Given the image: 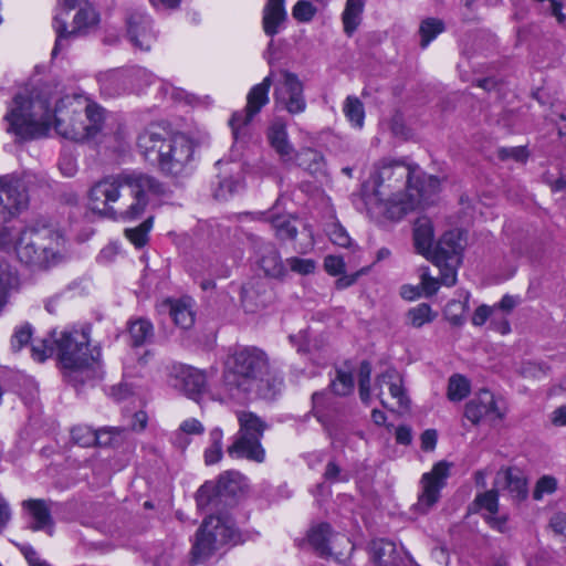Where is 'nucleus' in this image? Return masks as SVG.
I'll list each match as a JSON object with an SVG mask.
<instances>
[{"label": "nucleus", "mask_w": 566, "mask_h": 566, "mask_svg": "<svg viewBox=\"0 0 566 566\" xmlns=\"http://www.w3.org/2000/svg\"><path fill=\"white\" fill-rule=\"evenodd\" d=\"M241 534L228 517L210 515L196 533L192 555L196 560L207 558L219 545L242 543Z\"/></svg>", "instance_id": "9d476101"}, {"label": "nucleus", "mask_w": 566, "mask_h": 566, "mask_svg": "<svg viewBox=\"0 0 566 566\" xmlns=\"http://www.w3.org/2000/svg\"><path fill=\"white\" fill-rule=\"evenodd\" d=\"M287 271L298 275H308L315 272L316 261L313 259H304L300 256H292L285 260Z\"/></svg>", "instance_id": "864d4df0"}, {"label": "nucleus", "mask_w": 566, "mask_h": 566, "mask_svg": "<svg viewBox=\"0 0 566 566\" xmlns=\"http://www.w3.org/2000/svg\"><path fill=\"white\" fill-rule=\"evenodd\" d=\"M345 268L346 264L344 258L339 255L329 254L324 259V269L332 276L344 274Z\"/></svg>", "instance_id": "0e129e2a"}, {"label": "nucleus", "mask_w": 566, "mask_h": 566, "mask_svg": "<svg viewBox=\"0 0 566 566\" xmlns=\"http://www.w3.org/2000/svg\"><path fill=\"white\" fill-rule=\"evenodd\" d=\"M271 85L274 86L273 101L277 109L286 111L291 115L305 112L307 103L300 77L287 70H271L261 83L249 91L245 108L234 112L229 120L235 142L247 136L253 117L269 103Z\"/></svg>", "instance_id": "39448f33"}, {"label": "nucleus", "mask_w": 566, "mask_h": 566, "mask_svg": "<svg viewBox=\"0 0 566 566\" xmlns=\"http://www.w3.org/2000/svg\"><path fill=\"white\" fill-rule=\"evenodd\" d=\"M556 488H557L556 479L551 475H544L537 481L534 492H533V497L536 501H539L545 495L554 493L556 491Z\"/></svg>", "instance_id": "052dcab7"}, {"label": "nucleus", "mask_w": 566, "mask_h": 566, "mask_svg": "<svg viewBox=\"0 0 566 566\" xmlns=\"http://www.w3.org/2000/svg\"><path fill=\"white\" fill-rule=\"evenodd\" d=\"M462 252V239L458 231H447L437 242L431 262L441 264L442 262L460 263Z\"/></svg>", "instance_id": "4be33fe9"}, {"label": "nucleus", "mask_w": 566, "mask_h": 566, "mask_svg": "<svg viewBox=\"0 0 566 566\" xmlns=\"http://www.w3.org/2000/svg\"><path fill=\"white\" fill-rule=\"evenodd\" d=\"M506 409L500 405L495 396L486 389L480 390L465 405L464 417L473 424L486 419L490 422H499L505 417Z\"/></svg>", "instance_id": "2eb2a0df"}, {"label": "nucleus", "mask_w": 566, "mask_h": 566, "mask_svg": "<svg viewBox=\"0 0 566 566\" xmlns=\"http://www.w3.org/2000/svg\"><path fill=\"white\" fill-rule=\"evenodd\" d=\"M33 335V326L25 322L17 326L10 339V347L13 353H19L22 348L29 345Z\"/></svg>", "instance_id": "8fccbe9b"}, {"label": "nucleus", "mask_w": 566, "mask_h": 566, "mask_svg": "<svg viewBox=\"0 0 566 566\" xmlns=\"http://www.w3.org/2000/svg\"><path fill=\"white\" fill-rule=\"evenodd\" d=\"M241 298L250 311L253 308L249 307V303H253L255 307H263L268 302V297L261 295V291L255 289L253 283H248L242 287Z\"/></svg>", "instance_id": "5fc2aeb1"}, {"label": "nucleus", "mask_w": 566, "mask_h": 566, "mask_svg": "<svg viewBox=\"0 0 566 566\" xmlns=\"http://www.w3.org/2000/svg\"><path fill=\"white\" fill-rule=\"evenodd\" d=\"M316 11L317 10L312 2L307 0H298L292 9V14L298 22H310L316 14Z\"/></svg>", "instance_id": "bf43d9fd"}, {"label": "nucleus", "mask_w": 566, "mask_h": 566, "mask_svg": "<svg viewBox=\"0 0 566 566\" xmlns=\"http://www.w3.org/2000/svg\"><path fill=\"white\" fill-rule=\"evenodd\" d=\"M373 195L380 213L390 220H400L419 206L429 205L440 190V180L424 174L416 164L401 159L382 158L370 175Z\"/></svg>", "instance_id": "f257e3e1"}, {"label": "nucleus", "mask_w": 566, "mask_h": 566, "mask_svg": "<svg viewBox=\"0 0 566 566\" xmlns=\"http://www.w3.org/2000/svg\"><path fill=\"white\" fill-rule=\"evenodd\" d=\"M19 548L29 566H50L46 562L39 558L38 553L31 545H20Z\"/></svg>", "instance_id": "774afa93"}, {"label": "nucleus", "mask_w": 566, "mask_h": 566, "mask_svg": "<svg viewBox=\"0 0 566 566\" xmlns=\"http://www.w3.org/2000/svg\"><path fill=\"white\" fill-rule=\"evenodd\" d=\"M123 369H124L123 381H120L116 385L106 386L104 388L105 395L116 402L126 400L128 397L134 395V386L127 381V378L135 377V376H142V371L135 370L134 367H132L128 361L124 363Z\"/></svg>", "instance_id": "f704fd0d"}, {"label": "nucleus", "mask_w": 566, "mask_h": 566, "mask_svg": "<svg viewBox=\"0 0 566 566\" xmlns=\"http://www.w3.org/2000/svg\"><path fill=\"white\" fill-rule=\"evenodd\" d=\"M312 402L315 417L326 430H329L334 417L339 412L338 402L328 391L314 392Z\"/></svg>", "instance_id": "bb28decb"}, {"label": "nucleus", "mask_w": 566, "mask_h": 566, "mask_svg": "<svg viewBox=\"0 0 566 566\" xmlns=\"http://www.w3.org/2000/svg\"><path fill=\"white\" fill-rule=\"evenodd\" d=\"M238 419L240 429L228 448V454L233 459H247L262 463L265 459V451L261 439L265 423L252 412H242Z\"/></svg>", "instance_id": "9b49d317"}, {"label": "nucleus", "mask_w": 566, "mask_h": 566, "mask_svg": "<svg viewBox=\"0 0 566 566\" xmlns=\"http://www.w3.org/2000/svg\"><path fill=\"white\" fill-rule=\"evenodd\" d=\"M234 166L235 167H230L224 170V172L229 171L234 175L221 178L218 188L214 190L216 199L227 200L242 188L243 178L241 175V167L239 164H234Z\"/></svg>", "instance_id": "c9c22d12"}, {"label": "nucleus", "mask_w": 566, "mask_h": 566, "mask_svg": "<svg viewBox=\"0 0 566 566\" xmlns=\"http://www.w3.org/2000/svg\"><path fill=\"white\" fill-rule=\"evenodd\" d=\"M95 444L99 447H116L125 439V430L111 427L95 430Z\"/></svg>", "instance_id": "49530a36"}, {"label": "nucleus", "mask_w": 566, "mask_h": 566, "mask_svg": "<svg viewBox=\"0 0 566 566\" xmlns=\"http://www.w3.org/2000/svg\"><path fill=\"white\" fill-rule=\"evenodd\" d=\"M205 431L203 424L196 418H188L184 420L179 429L174 434V444L180 449H186L190 443L188 436L202 434Z\"/></svg>", "instance_id": "ea45409f"}, {"label": "nucleus", "mask_w": 566, "mask_h": 566, "mask_svg": "<svg viewBox=\"0 0 566 566\" xmlns=\"http://www.w3.org/2000/svg\"><path fill=\"white\" fill-rule=\"evenodd\" d=\"M471 392L470 380L461 375L453 374L448 380L447 397L452 402H460Z\"/></svg>", "instance_id": "a19ab883"}, {"label": "nucleus", "mask_w": 566, "mask_h": 566, "mask_svg": "<svg viewBox=\"0 0 566 566\" xmlns=\"http://www.w3.org/2000/svg\"><path fill=\"white\" fill-rule=\"evenodd\" d=\"M384 387H387L390 396L397 400L400 408H408L409 398L403 387V379L396 368H387L384 373L377 376L374 386L375 396L380 400L384 407H387L382 396Z\"/></svg>", "instance_id": "a211bd4d"}, {"label": "nucleus", "mask_w": 566, "mask_h": 566, "mask_svg": "<svg viewBox=\"0 0 566 566\" xmlns=\"http://www.w3.org/2000/svg\"><path fill=\"white\" fill-rule=\"evenodd\" d=\"M286 20L285 0H266L262 11V29L264 33L273 38L285 28Z\"/></svg>", "instance_id": "5701e85b"}, {"label": "nucleus", "mask_w": 566, "mask_h": 566, "mask_svg": "<svg viewBox=\"0 0 566 566\" xmlns=\"http://www.w3.org/2000/svg\"><path fill=\"white\" fill-rule=\"evenodd\" d=\"M421 282L420 286L426 296H431L437 293L439 286L441 285L439 280L432 277L429 273V269L426 268L422 270L420 275Z\"/></svg>", "instance_id": "69168bd1"}, {"label": "nucleus", "mask_w": 566, "mask_h": 566, "mask_svg": "<svg viewBox=\"0 0 566 566\" xmlns=\"http://www.w3.org/2000/svg\"><path fill=\"white\" fill-rule=\"evenodd\" d=\"M325 232L333 244L340 248H352V239L346 229L337 221L333 220L325 226Z\"/></svg>", "instance_id": "09e8293b"}, {"label": "nucleus", "mask_w": 566, "mask_h": 566, "mask_svg": "<svg viewBox=\"0 0 566 566\" xmlns=\"http://www.w3.org/2000/svg\"><path fill=\"white\" fill-rule=\"evenodd\" d=\"M495 485L506 489L514 501H522L528 494L526 479L517 470H500L496 473Z\"/></svg>", "instance_id": "a878e982"}, {"label": "nucleus", "mask_w": 566, "mask_h": 566, "mask_svg": "<svg viewBox=\"0 0 566 566\" xmlns=\"http://www.w3.org/2000/svg\"><path fill=\"white\" fill-rule=\"evenodd\" d=\"M31 357L40 364L55 357L57 367L67 379L71 376V332L52 329L41 344L32 345Z\"/></svg>", "instance_id": "f8f14e48"}, {"label": "nucleus", "mask_w": 566, "mask_h": 566, "mask_svg": "<svg viewBox=\"0 0 566 566\" xmlns=\"http://www.w3.org/2000/svg\"><path fill=\"white\" fill-rule=\"evenodd\" d=\"M331 387L335 395H349L354 389V377L352 373L338 369L335 378L331 382Z\"/></svg>", "instance_id": "603ef678"}, {"label": "nucleus", "mask_w": 566, "mask_h": 566, "mask_svg": "<svg viewBox=\"0 0 566 566\" xmlns=\"http://www.w3.org/2000/svg\"><path fill=\"white\" fill-rule=\"evenodd\" d=\"M277 207L268 212L266 220L270 221L272 228L275 231V235L281 240H292L297 234V229L293 224L292 219L289 214H280L274 212Z\"/></svg>", "instance_id": "4c0bfd02"}, {"label": "nucleus", "mask_w": 566, "mask_h": 566, "mask_svg": "<svg viewBox=\"0 0 566 566\" xmlns=\"http://www.w3.org/2000/svg\"><path fill=\"white\" fill-rule=\"evenodd\" d=\"M158 93L163 96V98H170L174 102H186L187 104H193L197 101V97L192 94H189L182 88L175 87L168 82L161 81L158 87Z\"/></svg>", "instance_id": "3c124183"}, {"label": "nucleus", "mask_w": 566, "mask_h": 566, "mask_svg": "<svg viewBox=\"0 0 566 566\" xmlns=\"http://www.w3.org/2000/svg\"><path fill=\"white\" fill-rule=\"evenodd\" d=\"M126 38L140 51L148 52L157 40L154 21L145 10H134L126 17Z\"/></svg>", "instance_id": "4468645a"}, {"label": "nucleus", "mask_w": 566, "mask_h": 566, "mask_svg": "<svg viewBox=\"0 0 566 566\" xmlns=\"http://www.w3.org/2000/svg\"><path fill=\"white\" fill-rule=\"evenodd\" d=\"M34 176L24 174L21 178L0 176V249L12 242V233L7 223L27 209L29 196L27 187Z\"/></svg>", "instance_id": "1a4fd4ad"}, {"label": "nucleus", "mask_w": 566, "mask_h": 566, "mask_svg": "<svg viewBox=\"0 0 566 566\" xmlns=\"http://www.w3.org/2000/svg\"><path fill=\"white\" fill-rule=\"evenodd\" d=\"M366 0H347L342 14L344 32L350 36L361 22Z\"/></svg>", "instance_id": "e433bc0d"}, {"label": "nucleus", "mask_w": 566, "mask_h": 566, "mask_svg": "<svg viewBox=\"0 0 566 566\" xmlns=\"http://www.w3.org/2000/svg\"><path fill=\"white\" fill-rule=\"evenodd\" d=\"M343 112L353 127L361 128L364 126L365 109L358 97L348 96L344 102Z\"/></svg>", "instance_id": "c03bdc74"}, {"label": "nucleus", "mask_w": 566, "mask_h": 566, "mask_svg": "<svg viewBox=\"0 0 566 566\" xmlns=\"http://www.w3.org/2000/svg\"><path fill=\"white\" fill-rule=\"evenodd\" d=\"M370 374L371 368L369 363L363 361L359 368V396L365 403H369L370 401Z\"/></svg>", "instance_id": "4d7b16f0"}, {"label": "nucleus", "mask_w": 566, "mask_h": 566, "mask_svg": "<svg viewBox=\"0 0 566 566\" xmlns=\"http://www.w3.org/2000/svg\"><path fill=\"white\" fill-rule=\"evenodd\" d=\"M73 10H76L73 18V36L85 35L97 28L99 17L87 0H73Z\"/></svg>", "instance_id": "b1692460"}, {"label": "nucleus", "mask_w": 566, "mask_h": 566, "mask_svg": "<svg viewBox=\"0 0 566 566\" xmlns=\"http://www.w3.org/2000/svg\"><path fill=\"white\" fill-rule=\"evenodd\" d=\"M298 165L304 166L311 174H315L323 168V158L322 156L312 149L304 150L298 157Z\"/></svg>", "instance_id": "6e6d98bb"}, {"label": "nucleus", "mask_w": 566, "mask_h": 566, "mask_svg": "<svg viewBox=\"0 0 566 566\" xmlns=\"http://www.w3.org/2000/svg\"><path fill=\"white\" fill-rule=\"evenodd\" d=\"M133 346H142L150 340L154 336V326L146 318L132 321L128 327Z\"/></svg>", "instance_id": "79ce46f5"}, {"label": "nucleus", "mask_w": 566, "mask_h": 566, "mask_svg": "<svg viewBox=\"0 0 566 566\" xmlns=\"http://www.w3.org/2000/svg\"><path fill=\"white\" fill-rule=\"evenodd\" d=\"M51 501L29 499L22 502V509L32 520L31 530L41 531L52 525Z\"/></svg>", "instance_id": "c85d7f7f"}, {"label": "nucleus", "mask_w": 566, "mask_h": 566, "mask_svg": "<svg viewBox=\"0 0 566 566\" xmlns=\"http://www.w3.org/2000/svg\"><path fill=\"white\" fill-rule=\"evenodd\" d=\"M84 112L87 124L83 133H74L73 142H90L96 137L103 127L105 109L93 102L87 95L73 90V113Z\"/></svg>", "instance_id": "ddd939ff"}, {"label": "nucleus", "mask_w": 566, "mask_h": 566, "mask_svg": "<svg viewBox=\"0 0 566 566\" xmlns=\"http://www.w3.org/2000/svg\"><path fill=\"white\" fill-rule=\"evenodd\" d=\"M65 242L64 234L51 226L27 227L15 242V253L21 263L42 270L62 259Z\"/></svg>", "instance_id": "0eeeda50"}, {"label": "nucleus", "mask_w": 566, "mask_h": 566, "mask_svg": "<svg viewBox=\"0 0 566 566\" xmlns=\"http://www.w3.org/2000/svg\"><path fill=\"white\" fill-rule=\"evenodd\" d=\"M56 88L57 84L44 83L17 93L3 117L7 133L29 142L46 137L53 126L57 135L69 138L67 106Z\"/></svg>", "instance_id": "7ed1b4c3"}, {"label": "nucleus", "mask_w": 566, "mask_h": 566, "mask_svg": "<svg viewBox=\"0 0 566 566\" xmlns=\"http://www.w3.org/2000/svg\"><path fill=\"white\" fill-rule=\"evenodd\" d=\"M268 139L271 146L282 157H290L293 153V146L289 142L286 123L282 119H275L268 129Z\"/></svg>", "instance_id": "473e14b6"}, {"label": "nucleus", "mask_w": 566, "mask_h": 566, "mask_svg": "<svg viewBox=\"0 0 566 566\" xmlns=\"http://www.w3.org/2000/svg\"><path fill=\"white\" fill-rule=\"evenodd\" d=\"M371 558L377 566H403L396 544L387 539H374L369 545Z\"/></svg>", "instance_id": "cd10ccee"}, {"label": "nucleus", "mask_w": 566, "mask_h": 566, "mask_svg": "<svg viewBox=\"0 0 566 566\" xmlns=\"http://www.w3.org/2000/svg\"><path fill=\"white\" fill-rule=\"evenodd\" d=\"M137 147L145 159L157 163L163 171L178 175L192 159L195 144L184 133H171L168 127L153 123L137 138Z\"/></svg>", "instance_id": "423d86ee"}, {"label": "nucleus", "mask_w": 566, "mask_h": 566, "mask_svg": "<svg viewBox=\"0 0 566 566\" xmlns=\"http://www.w3.org/2000/svg\"><path fill=\"white\" fill-rule=\"evenodd\" d=\"M459 263L442 262L436 264L440 269V284L453 286L457 283V266Z\"/></svg>", "instance_id": "e2e57ef3"}, {"label": "nucleus", "mask_w": 566, "mask_h": 566, "mask_svg": "<svg viewBox=\"0 0 566 566\" xmlns=\"http://www.w3.org/2000/svg\"><path fill=\"white\" fill-rule=\"evenodd\" d=\"M437 317L431 306L427 303L418 304L408 311V318L413 327H421L427 323H431Z\"/></svg>", "instance_id": "de8ad7c7"}, {"label": "nucleus", "mask_w": 566, "mask_h": 566, "mask_svg": "<svg viewBox=\"0 0 566 566\" xmlns=\"http://www.w3.org/2000/svg\"><path fill=\"white\" fill-rule=\"evenodd\" d=\"M270 363L264 350L255 346L233 348L223 363L219 399L244 401L249 395L271 397L282 386V379L270 382Z\"/></svg>", "instance_id": "20e7f679"}, {"label": "nucleus", "mask_w": 566, "mask_h": 566, "mask_svg": "<svg viewBox=\"0 0 566 566\" xmlns=\"http://www.w3.org/2000/svg\"><path fill=\"white\" fill-rule=\"evenodd\" d=\"M474 504L479 511H483V517L492 528L501 533L507 531V515H499V494L496 490L485 491L476 495Z\"/></svg>", "instance_id": "aec40b11"}, {"label": "nucleus", "mask_w": 566, "mask_h": 566, "mask_svg": "<svg viewBox=\"0 0 566 566\" xmlns=\"http://www.w3.org/2000/svg\"><path fill=\"white\" fill-rule=\"evenodd\" d=\"M256 262L268 277L283 280L287 275L285 261L282 260L280 252L272 244H264L260 249Z\"/></svg>", "instance_id": "393cba45"}, {"label": "nucleus", "mask_w": 566, "mask_h": 566, "mask_svg": "<svg viewBox=\"0 0 566 566\" xmlns=\"http://www.w3.org/2000/svg\"><path fill=\"white\" fill-rule=\"evenodd\" d=\"M175 324L184 329L191 327L195 323V314L191 308V300H168L165 304Z\"/></svg>", "instance_id": "72a5a7b5"}, {"label": "nucleus", "mask_w": 566, "mask_h": 566, "mask_svg": "<svg viewBox=\"0 0 566 566\" xmlns=\"http://www.w3.org/2000/svg\"><path fill=\"white\" fill-rule=\"evenodd\" d=\"M154 226V216H148L139 226L125 229V237L137 249L145 247Z\"/></svg>", "instance_id": "37998d69"}, {"label": "nucleus", "mask_w": 566, "mask_h": 566, "mask_svg": "<svg viewBox=\"0 0 566 566\" xmlns=\"http://www.w3.org/2000/svg\"><path fill=\"white\" fill-rule=\"evenodd\" d=\"M101 93L107 97H117L127 93L126 69L109 70L99 74Z\"/></svg>", "instance_id": "7c9ffc66"}, {"label": "nucleus", "mask_w": 566, "mask_h": 566, "mask_svg": "<svg viewBox=\"0 0 566 566\" xmlns=\"http://www.w3.org/2000/svg\"><path fill=\"white\" fill-rule=\"evenodd\" d=\"M240 479L239 472L227 471L220 475L217 483L206 482L197 492L196 501L200 509L208 507L222 493H233L234 489L230 483H235Z\"/></svg>", "instance_id": "412c9836"}, {"label": "nucleus", "mask_w": 566, "mask_h": 566, "mask_svg": "<svg viewBox=\"0 0 566 566\" xmlns=\"http://www.w3.org/2000/svg\"><path fill=\"white\" fill-rule=\"evenodd\" d=\"M413 241L417 252L431 261L436 244H433V226L427 217H421L416 221Z\"/></svg>", "instance_id": "c756f323"}, {"label": "nucleus", "mask_w": 566, "mask_h": 566, "mask_svg": "<svg viewBox=\"0 0 566 566\" xmlns=\"http://www.w3.org/2000/svg\"><path fill=\"white\" fill-rule=\"evenodd\" d=\"M127 76V94L140 93L145 87L153 84L156 76L148 70L140 66H132L126 69Z\"/></svg>", "instance_id": "58836bf2"}, {"label": "nucleus", "mask_w": 566, "mask_h": 566, "mask_svg": "<svg viewBox=\"0 0 566 566\" xmlns=\"http://www.w3.org/2000/svg\"><path fill=\"white\" fill-rule=\"evenodd\" d=\"M496 313L495 306L481 305L479 306L472 316V324L475 326H482L489 318L492 321Z\"/></svg>", "instance_id": "338daca9"}, {"label": "nucleus", "mask_w": 566, "mask_h": 566, "mask_svg": "<svg viewBox=\"0 0 566 566\" xmlns=\"http://www.w3.org/2000/svg\"><path fill=\"white\" fill-rule=\"evenodd\" d=\"M449 475V465L446 462H439L433 465L430 472L421 478V493L418 497L416 509L421 512H428L439 500L440 491L446 485Z\"/></svg>", "instance_id": "f3484780"}, {"label": "nucleus", "mask_w": 566, "mask_h": 566, "mask_svg": "<svg viewBox=\"0 0 566 566\" xmlns=\"http://www.w3.org/2000/svg\"><path fill=\"white\" fill-rule=\"evenodd\" d=\"M174 377V386L193 400H198L207 385L206 375L201 370L190 366H175Z\"/></svg>", "instance_id": "6ab92c4d"}, {"label": "nucleus", "mask_w": 566, "mask_h": 566, "mask_svg": "<svg viewBox=\"0 0 566 566\" xmlns=\"http://www.w3.org/2000/svg\"><path fill=\"white\" fill-rule=\"evenodd\" d=\"M71 10V0H57L55 13L53 15V29L56 33V40L52 50V59H55L63 48V42L69 40L67 19Z\"/></svg>", "instance_id": "2f4dec72"}, {"label": "nucleus", "mask_w": 566, "mask_h": 566, "mask_svg": "<svg viewBox=\"0 0 566 566\" xmlns=\"http://www.w3.org/2000/svg\"><path fill=\"white\" fill-rule=\"evenodd\" d=\"M165 195L166 187L156 177L139 170H123L94 184L90 203L104 218L133 222Z\"/></svg>", "instance_id": "f03ea898"}, {"label": "nucleus", "mask_w": 566, "mask_h": 566, "mask_svg": "<svg viewBox=\"0 0 566 566\" xmlns=\"http://www.w3.org/2000/svg\"><path fill=\"white\" fill-rule=\"evenodd\" d=\"M497 155L502 160L513 159L516 163H525L528 157L525 146L502 147L499 149Z\"/></svg>", "instance_id": "680f3d73"}, {"label": "nucleus", "mask_w": 566, "mask_h": 566, "mask_svg": "<svg viewBox=\"0 0 566 566\" xmlns=\"http://www.w3.org/2000/svg\"><path fill=\"white\" fill-rule=\"evenodd\" d=\"M90 335L88 324L73 329V387L76 382L93 385L104 376L99 344L92 342Z\"/></svg>", "instance_id": "6e6552de"}, {"label": "nucleus", "mask_w": 566, "mask_h": 566, "mask_svg": "<svg viewBox=\"0 0 566 566\" xmlns=\"http://www.w3.org/2000/svg\"><path fill=\"white\" fill-rule=\"evenodd\" d=\"M444 31V24L436 18L424 19L419 28L420 46L426 49L440 33Z\"/></svg>", "instance_id": "a18cd8bd"}, {"label": "nucleus", "mask_w": 566, "mask_h": 566, "mask_svg": "<svg viewBox=\"0 0 566 566\" xmlns=\"http://www.w3.org/2000/svg\"><path fill=\"white\" fill-rule=\"evenodd\" d=\"M96 433L91 427L87 426H76L73 427V444H78L81 447H91L95 446Z\"/></svg>", "instance_id": "13d9d810"}, {"label": "nucleus", "mask_w": 566, "mask_h": 566, "mask_svg": "<svg viewBox=\"0 0 566 566\" xmlns=\"http://www.w3.org/2000/svg\"><path fill=\"white\" fill-rule=\"evenodd\" d=\"M308 543L321 555L328 556L345 555L346 552L350 553L353 546L345 535L333 534L332 527L327 523H321L312 527L308 532Z\"/></svg>", "instance_id": "dca6fc26"}]
</instances>
